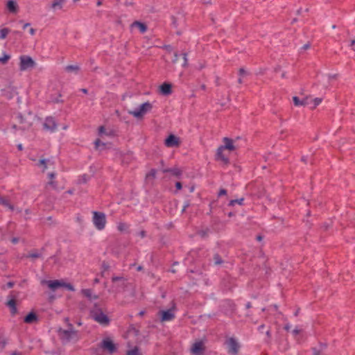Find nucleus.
I'll use <instances>...</instances> for the list:
<instances>
[{"label":"nucleus","mask_w":355,"mask_h":355,"mask_svg":"<svg viewBox=\"0 0 355 355\" xmlns=\"http://www.w3.org/2000/svg\"><path fill=\"white\" fill-rule=\"evenodd\" d=\"M182 55H183V58H184L183 66L185 67L187 64V53H183Z\"/></svg>","instance_id":"45"},{"label":"nucleus","mask_w":355,"mask_h":355,"mask_svg":"<svg viewBox=\"0 0 355 355\" xmlns=\"http://www.w3.org/2000/svg\"><path fill=\"white\" fill-rule=\"evenodd\" d=\"M65 0H53L51 8L53 10H60L62 8Z\"/></svg>","instance_id":"17"},{"label":"nucleus","mask_w":355,"mask_h":355,"mask_svg":"<svg viewBox=\"0 0 355 355\" xmlns=\"http://www.w3.org/2000/svg\"><path fill=\"white\" fill-rule=\"evenodd\" d=\"M29 33H30V34H31V35H35V30L34 28H30V30H29Z\"/></svg>","instance_id":"50"},{"label":"nucleus","mask_w":355,"mask_h":355,"mask_svg":"<svg viewBox=\"0 0 355 355\" xmlns=\"http://www.w3.org/2000/svg\"><path fill=\"white\" fill-rule=\"evenodd\" d=\"M174 56H175V59L173 60V62H176L178 60V53H175Z\"/></svg>","instance_id":"58"},{"label":"nucleus","mask_w":355,"mask_h":355,"mask_svg":"<svg viewBox=\"0 0 355 355\" xmlns=\"http://www.w3.org/2000/svg\"><path fill=\"white\" fill-rule=\"evenodd\" d=\"M11 355H22V354L18 352H12Z\"/></svg>","instance_id":"53"},{"label":"nucleus","mask_w":355,"mask_h":355,"mask_svg":"<svg viewBox=\"0 0 355 355\" xmlns=\"http://www.w3.org/2000/svg\"><path fill=\"white\" fill-rule=\"evenodd\" d=\"M143 270V267H142V266H139L137 268V271H141V270Z\"/></svg>","instance_id":"60"},{"label":"nucleus","mask_w":355,"mask_h":355,"mask_svg":"<svg viewBox=\"0 0 355 355\" xmlns=\"http://www.w3.org/2000/svg\"><path fill=\"white\" fill-rule=\"evenodd\" d=\"M92 318L97 322L103 326H107L110 323L108 317L100 309H94L91 311Z\"/></svg>","instance_id":"4"},{"label":"nucleus","mask_w":355,"mask_h":355,"mask_svg":"<svg viewBox=\"0 0 355 355\" xmlns=\"http://www.w3.org/2000/svg\"><path fill=\"white\" fill-rule=\"evenodd\" d=\"M112 281L113 282H119L120 286H125V279H124L123 277L114 276L112 277Z\"/></svg>","instance_id":"24"},{"label":"nucleus","mask_w":355,"mask_h":355,"mask_svg":"<svg viewBox=\"0 0 355 355\" xmlns=\"http://www.w3.org/2000/svg\"><path fill=\"white\" fill-rule=\"evenodd\" d=\"M101 347L103 349L107 350L110 353H112L116 350L114 344L108 338L103 340Z\"/></svg>","instance_id":"12"},{"label":"nucleus","mask_w":355,"mask_h":355,"mask_svg":"<svg viewBox=\"0 0 355 355\" xmlns=\"http://www.w3.org/2000/svg\"><path fill=\"white\" fill-rule=\"evenodd\" d=\"M163 173H171L175 176H180L182 173L181 171L178 168H163Z\"/></svg>","instance_id":"20"},{"label":"nucleus","mask_w":355,"mask_h":355,"mask_svg":"<svg viewBox=\"0 0 355 355\" xmlns=\"http://www.w3.org/2000/svg\"><path fill=\"white\" fill-rule=\"evenodd\" d=\"M139 235L141 237V238H144L146 236V232L145 231H141L139 233Z\"/></svg>","instance_id":"49"},{"label":"nucleus","mask_w":355,"mask_h":355,"mask_svg":"<svg viewBox=\"0 0 355 355\" xmlns=\"http://www.w3.org/2000/svg\"><path fill=\"white\" fill-rule=\"evenodd\" d=\"M223 148L220 146L218 150H217V153H216V158L218 160H220L222 161L224 164H227L229 163V159L227 157H226L225 155H224L223 154Z\"/></svg>","instance_id":"14"},{"label":"nucleus","mask_w":355,"mask_h":355,"mask_svg":"<svg viewBox=\"0 0 355 355\" xmlns=\"http://www.w3.org/2000/svg\"><path fill=\"white\" fill-rule=\"evenodd\" d=\"M245 306H246V308H247V309H250V308H251V306H251V303H250V302H248V303L246 304Z\"/></svg>","instance_id":"56"},{"label":"nucleus","mask_w":355,"mask_h":355,"mask_svg":"<svg viewBox=\"0 0 355 355\" xmlns=\"http://www.w3.org/2000/svg\"><path fill=\"white\" fill-rule=\"evenodd\" d=\"M152 109V103L148 101L142 103L137 109L128 111V113L137 119H140L147 113L150 112Z\"/></svg>","instance_id":"2"},{"label":"nucleus","mask_w":355,"mask_h":355,"mask_svg":"<svg viewBox=\"0 0 355 355\" xmlns=\"http://www.w3.org/2000/svg\"><path fill=\"white\" fill-rule=\"evenodd\" d=\"M160 92L164 96H168L172 93L171 85L164 83L159 87Z\"/></svg>","instance_id":"13"},{"label":"nucleus","mask_w":355,"mask_h":355,"mask_svg":"<svg viewBox=\"0 0 355 355\" xmlns=\"http://www.w3.org/2000/svg\"><path fill=\"white\" fill-rule=\"evenodd\" d=\"M227 194V190L225 189H221L218 192V196H222L223 195Z\"/></svg>","instance_id":"44"},{"label":"nucleus","mask_w":355,"mask_h":355,"mask_svg":"<svg viewBox=\"0 0 355 355\" xmlns=\"http://www.w3.org/2000/svg\"><path fill=\"white\" fill-rule=\"evenodd\" d=\"M55 175H56V174H55V173H53V172H52V173H49L48 174V176H49V178L51 180L54 179V178H55ZM48 184L51 185V187H53V188H56V187H57V183H56V182L53 181V180H51L50 182H49Z\"/></svg>","instance_id":"26"},{"label":"nucleus","mask_w":355,"mask_h":355,"mask_svg":"<svg viewBox=\"0 0 355 355\" xmlns=\"http://www.w3.org/2000/svg\"><path fill=\"white\" fill-rule=\"evenodd\" d=\"M248 74V72L243 69V68H241L239 71V75L241 76V77H243L245 75Z\"/></svg>","instance_id":"41"},{"label":"nucleus","mask_w":355,"mask_h":355,"mask_svg":"<svg viewBox=\"0 0 355 355\" xmlns=\"http://www.w3.org/2000/svg\"><path fill=\"white\" fill-rule=\"evenodd\" d=\"M6 304L10 309V312L12 315H15L17 313V309L16 306V301L15 299L10 300Z\"/></svg>","instance_id":"19"},{"label":"nucleus","mask_w":355,"mask_h":355,"mask_svg":"<svg viewBox=\"0 0 355 355\" xmlns=\"http://www.w3.org/2000/svg\"><path fill=\"white\" fill-rule=\"evenodd\" d=\"M209 232V230L208 229L205 230H200L198 232V234L202 237V238H205L206 237L208 234Z\"/></svg>","instance_id":"35"},{"label":"nucleus","mask_w":355,"mask_h":355,"mask_svg":"<svg viewBox=\"0 0 355 355\" xmlns=\"http://www.w3.org/2000/svg\"><path fill=\"white\" fill-rule=\"evenodd\" d=\"M191 352L194 355H204L205 346L202 341L196 342L191 347Z\"/></svg>","instance_id":"11"},{"label":"nucleus","mask_w":355,"mask_h":355,"mask_svg":"<svg viewBox=\"0 0 355 355\" xmlns=\"http://www.w3.org/2000/svg\"><path fill=\"white\" fill-rule=\"evenodd\" d=\"M293 101L295 106L305 105L308 104L307 99L300 101L297 96H294L293 98Z\"/></svg>","instance_id":"23"},{"label":"nucleus","mask_w":355,"mask_h":355,"mask_svg":"<svg viewBox=\"0 0 355 355\" xmlns=\"http://www.w3.org/2000/svg\"><path fill=\"white\" fill-rule=\"evenodd\" d=\"M92 221L97 230H103L106 224L105 214L103 212L94 211Z\"/></svg>","instance_id":"5"},{"label":"nucleus","mask_w":355,"mask_h":355,"mask_svg":"<svg viewBox=\"0 0 355 355\" xmlns=\"http://www.w3.org/2000/svg\"><path fill=\"white\" fill-rule=\"evenodd\" d=\"M238 82L239 84H241L243 82H242V79H241V77L240 76V78H239L238 80Z\"/></svg>","instance_id":"64"},{"label":"nucleus","mask_w":355,"mask_h":355,"mask_svg":"<svg viewBox=\"0 0 355 355\" xmlns=\"http://www.w3.org/2000/svg\"><path fill=\"white\" fill-rule=\"evenodd\" d=\"M175 187L178 190H180L182 189V183L180 182H177L176 184H175Z\"/></svg>","instance_id":"46"},{"label":"nucleus","mask_w":355,"mask_h":355,"mask_svg":"<svg viewBox=\"0 0 355 355\" xmlns=\"http://www.w3.org/2000/svg\"><path fill=\"white\" fill-rule=\"evenodd\" d=\"M80 91L83 92L84 94H87L88 92L87 89H84V88L81 89Z\"/></svg>","instance_id":"61"},{"label":"nucleus","mask_w":355,"mask_h":355,"mask_svg":"<svg viewBox=\"0 0 355 355\" xmlns=\"http://www.w3.org/2000/svg\"><path fill=\"white\" fill-rule=\"evenodd\" d=\"M309 47H310V44H304V45L303 46V49H309Z\"/></svg>","instance_id":"55"},{"label":"nucleus","mask_w":355,"mask_h":355,"mask_svg":"<svg viewBox=\"0 0 355 355\" xmlns=\"http://www.w3.org/2000/svg\"><path fill=\"white\" fill-rule=\"evenodd\" d=\"M10 59V55L5 54L3 57H0V62L5 64L6 63L8 60Z\"/></svg>","instance_id":"38"},{"label":"nucleus","mask_w":355,"mask_h":355,"mask_svg":"<svg viewBox=\"0 0 355 355\" xmlns=\"http://www.w3.org/2000/svg\"><path fill=\"white\" fill-rule=\"evenodd\" d=\"M175 304L173 302V305L171 309L166 311H159L161 320L163 322L173 320L175 318Z\"/></svg>","instance_id":"8"},{"label":"nucleus","mask_w":355,"mask_h":355,"mask_svg":"<svg viewBox=\"0 0 355 355\" xmlns=\"http://www.w3.org/2000/svg\"><path fill=\"white\" fill-rule=\"evenodd\" d=\"M37 317L35 313H30L24 318V322L28 324H31L35 321H37Z\"/></svg>","instance_id":"18"},{"label":"nucleus","mask_w":355,"mask_h":355,"mask_svg":"<svg viewBox=\"0 0 355 355\" xmlns=\"http://www.w3.org/2000/svg\"><path fill=\"white\" fill-rule=\"evenodd\" d=\"M164 144L168 148L178 147L180 145V139L171 134L165 139Z\"/></svg>","instance_id":"10"},{"label":"nucleus","mask_w":355,"mask_h":355,"mask_svg":"<svg viewBox=\"0 0 355 355\" xmlns=\"http://www.w3.org/2000/svg\"><path fill=\"white\" fill-rule=\"evenodd\" d=\"M129 225L125 223H119L117 225V229L119 231L123 232H126L128 230Z\"/></svg>","instance_id":"25"},{"label":"nucleus","mask_w":355,"mask_h":355,"mask_svg":"<svg viewBox=\"0 0 355 355\" xmlns=\"http://www.w3.org/2000/svg\"><path fill=\"white\" fill-rule=\"evenodd\" d=\"M7 207L11 210V211H14L15 210V207L13 205H12L10 203H9V205L7 206Z\"/></svg>","instance_id":"51"},{"label":"nucleus","mask_w":355,"mask_h":355,"mask_svg":"<svg viewBox=\"0 0 355 355\" xmlns=\"http://www.w3.org/2000/svg\"><path fill=\"white\" fill-rule=\"evenodd\" d=\"M44 129L46 131H49L53 132L57 129V123L54 119V118L51 116L46 117L43 123Z\"/></svg>","instance_id":"9"},{"label":"nucleus","mask_w":355,"mask_h":355,"mask_svg":"<svg viewBox=\"0 0 355 355\" xmlns=\"http://www.w3.org/2000/svg\"><path fill=\"white\" fill-rule=\"evenodd\" d=\"M98 134L100 135H108L107 132H106V130L104 126H100L98 128Z\"/></svg>","instance_id":"37"},{"label":"nucleus","mask_w":355,"mask_h":355,"mask_svg":"<svg viewBox=\"0 0 355 355\" xmlns=\"http://www.w3.org/2000/svg\"><path fill=\"white\" fill-rule=\"evenodd\" d=\"M10 33V30L8 28H4L0 30V40L5 39L8 34Z\"/></svg>","instance_id":"28"},{"label":"nucleus","mask_w":355,"mask_h":355,"mask_svg":"<svg viewBox=\"0 0 355 355\" xmlns=\"http://www.w3.org/2000/svg\"><path fill=\"white\" fill-rule=\"evenodd\" d=\"M314 106L313 107H315L317 105H318L322 102V98H315L314 100Z\"/></svg>","instance_id":"42"},{"label":"nucleus","mask_w":355,"mask_h":355,"mask_svg":"<svg viewBox=\"0 0 355 355\" xmlns=\"http://www.w3.org/2000/svg\"><path fill=\"white\" fill-rule=\"evenodd\" d=\"M17 147H18V149H19V150H22V145H21V144H19V145L17 146Z\"/></svg>","instance_id":"62"},{"label":"nucleus","mask_w":355,"mask_h":355,"mask_svg":"<svg viewBox=\"0 0 355 355\" xmlns=\"http://www.w3.org/2000/svg\"><path fill=\"white\" fill-rule=\"evenodd\" d=\"M50 161L49 159H40L39 162V164L43 166V171L46 170L47 168V163H49Z\"/></svg>","instance_id":"34"},{"label":"nucleus","mask_w":355,"mask_h":355,"mask_svg":"<svg viewBox=\"0 0 355 355\" xmlns=\"http://www.w3.org/2000/svg\"><path fill=\"white\" fill-rule=\"evenodd\" d=\"M7 345L6 339L0 334V352H2Z\"/></svg>","instance_id":"29"},{"label":"nucleus","mask_w":355,"mask_h":355,"mask_svg":"<svg viewBox=\"0 0 355 355\" xmlns=\"http://www.w3.org/2000/svg\"><path fill=\"white\" fill-rule=\"evenodd\" d=\"M65 320L67 322V329H60L58 334L63 343L77 342L80 339V334L78 331L73 328L72 324L69 322V319L67 318Z\"/></svg>","instance_id":"1"},{"label":"nucleus","mask_w":355,"mask_h":355,"mask_svg":"<svg viewBox=\"0 0 355 355\" xmlns=\"http://www.w3.org/2000/svg\"><path fill=\"white\" fill-rule=\"evenodd\" d=\"M94 144H95L96 148H98L100 146V145H103V146L105 145L103 143H101V141L98 139L95 141Z\"/></svg>","instance_id":"43"},{"label":"nucleus","mask_w":355,"mask_h":355,"mask_svg":"<svg viewBox=\"0 0 355 355\" xmlns=\"http://www.w3.org/2000/svg\"><path fill=\"white\" fill-rule=\"evenodd\" d=\"M7 8L10 12L15 13L18 10L17 3L14 0H8L7 3Z\"/></svg>","instance_id":"16"},{"label":"nucleus","mask_w":355,"mask_h":355,"mask_svg":"<svg viewBox=\"0 0 355 355\" xmlns=\"http://www.w3.org/2000/svg\"><path fill=\"white\" fill-rule=\"evenodd\" d=\"M126 355H140L138 347H135L134 349L128 350Z\"/></svg>","instance_id":"32"},{"label":"nucleus","mask_w":355,"mask_h":355,"mask_svg":"<svg viewBox=\"0 0 355 355\" xmlns=\"http://www.w3.org/2000/svg\"><path fill=\"white\" fill-rule=\"evenodd\" d=\"M139 315H141V316L144 315V311H140L139 313Z\"/></svg>","instance_id":"63"},{"label":"nucleus","mask_w":355,"mask_h":355,"mask_svg":"<svg viewBox=\"0 0 355 355\" xmlns=\"http://www.w3.org/2000/svg\"><path fill=\"white\" fill-rule=\"evenodd\" d=\"M65 70L68 72L74 71L77 73L79 70V67L78 65H67L65 67Z\"/></svg>","instance_id":"27"},{"label":"nucleus","mask_w":355,"mask_h":355,"mask_svg":"<svg viewBox=\"0 0 355 355\" xmlns=\"http://www.w3.org/2000/svg\"><path fill=\"white\" fill-rule=\"evenodd\" d=\"M9 201L6 199V198H1L0 197V204L5 206V207H7L8 205H9Z\"/></svg>","instance_id":"39"},{"label":"nucleus","mask_w":355,"mask_h":355,"mask_svg":"<svg viewBox=\"0 0 355 355\" xmlns=\"http://www.w3.org/2000/svg\"><path fill=\"white\" fill-rule=\"evenodd\" d=\"M19 60V69L21 71H26L35 65V61L28 55H21Z\"/></svg>","instance_id":"6"},{"label":"nucleus","mask_w":355,"mask_h":355,"mask_svg":"<svg viewBox=\"0 0 355 355\" xmlns=\"http://www.w3.org/2000/svg\"><path fill=\"white\" fill-rule=\"evenodd\" d=\"M132 26L137 27L142 33H145L147 30V26L144 23L139 21H135L132 24Z\"/></svg>","instance_id":"22"},{"label":"nucleus","mask_w":355,"mask_h":355,"mask_svg":"<svg viewBox=\"0 0 355 355\" xmlns=\"http://www.w3.org/2000/svg\"><path fill=\"white\" fill-rule=\"evenodd\" d=\"M6 286H7L8 288H12L14 286V282H8L7 284H6Z\"/></svg>","instance_id":"48"},{"label":"nucleus","mask_w":355,"mask_h":355,"mask_svg":"<svg viewBox=\"0 0 355 355\" xmlns=\"http://www.w3.org/2000/svg\"><path fill=\"white\" fill-rule=\"evenodd\" d=\"M324 347H325V346L322 347L321 349H317L316 348H314L313 349V355H324V354L322 352V349L324 348Z\"/></svg>","instance_id":"36"},{"label":"nucleus","mask_w":355,"mask_h":355,"mask_svg":"<svg viewBox=\"0 0 355 355\" xmlns=\"http://www.w3.org/2000/svg\"><path fill=\"white\" fill-rule=\"evenodd\" d=\"M243 200H244L243 198H241L237 199V200H232L230 201L229 205L230 206H234L235 204L242 205Z\"/></svg>","instance_id":"31"},{"label":"nucleus","mask_w":355,"mask_h":355,"mask_svg":"<svg viewBox=\"0 0 355 355\" xmlns=\"http://www.w3.org/2000/svg\"><path fill=\"white\" fill-rule=\"evenodd\" d=\"M82 293L85 296L87 297V298H89V300H92V299H94V300H96L98 298V296L97 295H92V291L91 289H83L82 290Z\"/></svg>","instance_id":"21"},{"label":"nucleus","mask_w":355,"mask_h":355,"mask_svg":"<svg viewBox=\"0 0 355 355\" xmlns=\"http://www.w3.org/2000/svg\"><path fill=\"white\" fill-rule=\"evenodd\" d=\"M189 206V202H186L183 207V211H184Z\"/></svg>","instance_id":"54"},{"label":"nucleus","mask_w":355,"mask_h":355,"mask_svg":"<svg viewBox=\"0 0 355 355\" xmlns=\"http://www.w3.org/2000/svg\"><path fill=\"white\" fill-rule=\"evenodd\" d=\"M156 173H157V171L154 168L151 169L149 173H148L146 175V178L147 180H149V179H154L155 178V176H156Z\"/></svg>","instance_id":"30"},{"label":"nucleus","mask_w":355,"mask_h":355,"mask_svg":"<svg viewBox=\"0 0 355 355\" xmlns=\"http://www.w3.org/2000/svg\"><path fill=\"white\" fill-rule=\"evenodd\" d=\"M42 284L47 285V286L53 291L62 287L67 288L69 291L74 290L71 284H66L64 282L60 280H42Z\"/></svg>","instance_id":"3"},{"label":"nucleus","mask_w":355,"mask_h":355,"mask_svg":"<svg viewBox=\"0 0 355 355\" xmlns=\"http://www.w3.org/2000/svg\"><path fill=\"white\" fill-rule=\"evenodd\" d=\"M30 26V24L29 23H26L24 24V25L23 26V28L25 29L28 26Z\"/></svg>","instance_id":"57"},{"label":"nucleus","mask_w":355,"mask_h":355,"mask_svg":"<svg viewBox=\"0 0 355 355\" xmlns=\"http://www.w3.org/2000/svg\"><path fill=\"white\" fill-rule=\"evenodd\" d=\"M223 141H224L225 145L221 146V147L223 148V150L227 149L229 150H233L235 149V146L233 144L232 139L227 138V137H225L223 139Z\"/></svg>","instance_id":"15"},{"label":"nucleus","mask_w":355,"mask_h":355,"mask_svg":"<svg viewBox=\"0 0 355 355\" xmlns=\"http://www.w3.org/2000/svg\"><path fill=\"white\" fill-rule=\"evenodd\" d=\"M354 44H355V40H351V42H350V46H352Z\"/></svg>","instance_id":"59"},{"label":"nucleus","mask_w":355,"mask_h":355,"mask_svg":"<svg viewBox=\"0 0 355 355\" xmlns=\"http://www.w3.org/2000/svg\"><path fill=\"white\" fill-rule=\"evenodd\" d=\"M227 352L231 355H237L240 348V345L234 338H230L226 341Z\"/></svg>","instance_id":"7"},{"label":"nucleus","mask_w":355,"mask_h":355,"mask_svg":"<svg viewBox=\"0 0 355 355\" xmlns=\"http://www.w3.org/2000/svg\"><path fill=\"white\" fill-rule=\"evenodd\" d=\"M300 332V329L295 328L293 330L292 333L294 336L297 335Z\"/></svg>","instance_id":"47"},{"label":"nucleus","mask_w":355,"mask_h":355,"mask_svg":"<svg viewBox=\"0 0 355 355\" xmlns=\"http://www.w3.org/2000/svg\"><path fill=\"white\" fill-rule=\"evenodd\" d=\"M214 261L215 265H220L223 263V260H222L221 257L218 254H216L214 256Z\"/></svg>","instance_id":"33"},{"label":"nucleus","mask_w":355,"mask_h":355,"mask_svg":"<svg viewBox=\"0 0 355 355\" xmlns=\"http://www.w3.org/2000/svg\"><path fill=\"white\" fill-rule=\"evenodd\" d=\"M291 327V324H287L285 325L284 329H285V330L288 331V330H290Z\"/></svg>","instance_id":"52"},{"label":"nucleus","mask_w":355,"mask_h":355,"mask_svg":"<svg viewBox=\"0 0 355 355\" xmlns=\"http://www.w3.org/2000/svg\"><path fill=\"white\" fill-rule=\"evenodd\" d=\"M40 257V254L38 252H31L28 255V257L35 259Z\"/></svg>","instance_id":"40"}]
</instances>
